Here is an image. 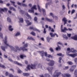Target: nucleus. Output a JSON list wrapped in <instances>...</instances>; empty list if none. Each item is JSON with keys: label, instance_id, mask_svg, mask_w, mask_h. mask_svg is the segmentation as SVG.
<instances>
[{"label": "nucleus", "instance_id": "f704fd0d", "mask_svg": "<svg viewBox=\"0 0 77 77\" xmlns=\"http://www.w3.org/2000/svg\"><path fill=\"white\" fill-rule=\"evenodd\" d=\"M35 9V10H36L37 9V8H36V5H34L33 7H32L31 8V9H32V10H33V9Z\"/></svg>", "mask_w": 77, "mask_h": 77}, {"label": "nucleus", "instance_id": "f8f14e48", "mask_svg": "<svg viewBox=\"0 0 77 77\" xmlns=\"http://www.w3.org/2000/svg\"><path fill=\"white\" fill-rule=\"evenodd\" d=\"M25 21L26 23H27V26H29V25H31V24H32V23L30 22V21L28 20H26Z\"/></svg>", "mask_w": 77, "mask_h": 77}, {"label": "nucleus", "instance_id": "7ed1b4c3", "mask_svg": "<svg viewBox=\"0 0 77 77\" xmlns=\"http://www.w3.org/2000/svg\"><path fill=\"white\" fill-rule=\"evenodd\" d=\"M39 53L42 57H44V54L45 56H46V57H47V55H48V54H47V52L44 53V52L43 51H39Z\"/></svg>", "mask_w": 77, "mask_h": 77}, {"label": "nucleus", "instance_id": "f03ea898", "mask_svg": "<svg viewBox=\"0 0 77 77\" xmlns=\"http://www.w3.org/2000/svg\"><path fill=\"white\" fill-rule=\"evenodd\" d=\"M46 60L47 61H49L50 62V63H48V65L49 66H53L54 65V63H55V62L53 60H50L49 58H46Z\"/></svg>", "mask_w": 77, "mask_h": 77}, {"label": "nucleus", "instance_id": "473e14b6", "mask_svg": "<svg viewBox=\"0 0 77 77\" xmlns=\"http://www.w3.org/2000/svg\"><path fill=\"white\" fill-rule=\"evenodd\" d=\"M31 35H33V36H35L36 35V34L35 32H34L33 31H32L30 33Z\"/></svg>", "mask_w": 77, "mask_h": 77}, {"label": "nucleus", "instance_id": "a878e982", "mask_svg": "<svg viewBox=\"0 0 77 77\" xmlns=\"http://www.w3.org/2000/svg\"><path fill=\"white\" fill-rule=\"evenodd\" d=\"M33 30H34V31H37V32H40L41 31H40V30L38 29L35 28L33 27V29H32Z\"/></svg>", "mask_w": 77, "mask_h": 77}, {"label": "nucleus", "instance_id": "e2e57ef3", "mask_svg": "<svg viewBox=\"0 0 77 77\" xmlns=\"http://www.w3.org/2000/svg\"><path fill=\"white\" fill-rule=\"evenodd\" d=\"M52 29L51 28V26H49V31H50V30H51Z\"/></svg>", "mask_w": 77, "mask_h": 77}, {"label": "nucleus", "instance_id": "a19ab883", "mask_svg": "<svg viewBox=\"0 0 77 77\" xmlns=\"http://www.w3.org/2000/svg\"><path fill=\"white\" fill-rule=\"evenodd\" d=\"M57 44H59L60 45H63V44L60 42H59L57 43Z\"/></svg>", "mask_w": 77, "mask_h": 77}, {"label": "nucleus", "instance_id": "864d4df0", "mask_svg": "<svg viewBox=\"0 0 77 77\" xmlns=\"http://www.w3.org/2000/svg\"><path fill=\"white\" fill-rule=\"evenodd\" d=\"M34 21H37V20H38V18H37V17H35V18H34Z\"/></svg>", "mask_w": 77, "mask_h": 77}, {"label": "nucleus", "instance_id": "20e7f679", "mask_svg": "<svg viewBox=\"0 0 77 77\" xmlns=\"http://www.w3.org/2000/svg\"><path fill=\"white\" fill-rule=\"evenodd\" d=\"M5 40H4V42L5 45H6L7 46H8V47H10L11 48V47H12V46H11L9 45L7 43V36H6L5 37Z\"/></svg>", "mask_w": 77, "mask_h": 77}, {"label": "nucleus", "instance_id": "4c0bfd02", "mask_svg": "<svg viewBox=\"0 0 77 77\" xmlns=\"http://www.w3.org/2000/svg\"><path fill=\"white\" fill-rule=\"evenodd\" d=\"M19 20H20V22H21V23H23L24 22L23 18H20L19 19Z\"/></svg>", "mask_w": 77, "mask_h": 77}, {"label": "nucleus", "instance_id": "393cba45", "mask_svg": "<svg viewBox=\"0 0 77 77\" xmlns=\"http://www.w3.org/2000/svg\"><path fill=\"white\" fill-rule=\"evenodd\" d=\"M10 2H11V3L13 4V6H14L15 8H17V6L15 5V2L14 1H11Z\"/></svg>", "mask_w": 77, "mask_h": 77}, {"label": "nucleus", "instance_id": "680f3d73", "mask_svg": "<svg viewBox=\"0 0 77 77\" xmlns=\"http://www.w3.org/2000/svg\"><path fill=\"white\" fill-rule=\"evenodd\" d=\"M5 75H6V76H8V75L9 74V73H8V72H6L5 73Z\"/></svg>", "mask_w": 77, "mask_h": 77}, {"label": "nucleus", "instance_id": "cd10ccee", "mask_svg": "<svg viewBox=\"0 0 77 77\" xmlns=\"http://www.w3.org/2000/svg\"><path fill=\"white\" fill-rule=\"evenodd\" d=\"M44 75H45V77H51V76H50V75L48 73H46V74H45Z\"/></svg>", "mask_w": 77, "mask_h": 77}, {"label": "nucleus", "instance_id": "f257e3e1", "mask_svg": "<svg viewBox=\"0 0 77 77\" xmlns=\"http://www.w3.org/2000/svg\"><path fill=\"white\" fill-rule=\"evenodd\" d=\"M28 43H26L24 44L23 47H20V48H19L18 46H16L15 48L16 49L14 48L13 47H11V48L12 50H13V51H15V52H17V50H19V51L22 50L23 51H27V49L26 48H27L28 47Z\"/></svg>", "mask_w": 77, "mask_h": 77}, {"label": "nucleus", "instance_id": "37998d69", "mask_svg": "<svg viewBox=\"0 0 77 77\" xmlns=\"http://www.w3.org/2000/svg\"><path fill=\"white\" fill-rule=\"evenodd\" d=\"M0 67H1L2 68H5V66L3 65L0 63Z\"/></svg>", "mask_w": 77, "mask_h": 77}, {"label": "nucleus", "instance_id": "72a5a7b5", "mask_svg": "<svg viewBox=\"0 0 77 77\" xmlns=\"http://www.w3.org/2000/svg\"><path fill=\"white\" fill-rule=\"evenodd\" d=\"M63 36L64 38H65V39H66L67 40L68 39V37L66 36V35H64V34L63 35Z\"/></svg>", "mask_w": 77, "mask_h": 77}, {"label": "nucleus", "instance_id": "c03bdc74", "mask_svg": "<svg viewBox=\"0 0 77 77\" xmlns=\"http://www.w3.org/2000/svg\"><path fill=\"white\" fill-rule=\"evenodd\" d=\"M20 35V32H18L16 33L15 36H18V35Z\"/></svg>", "mask_w": 77, "mask_h": 77}, {"label": "nucleus", "instance_id": "c756f323", "mask_svg": "<svg viewBox=\"0 0 77 77\" xmlns=\"http://www.w3.org/2000/svg\"><path fill=\"white\" fill-rule=\"evenodd\" d=\"M52 38H50V37H47L46 39L47 40V41H48V42H50V39H51Z\"/></svg>", "mask_w": 77, "mask_h": 77}, {"label": "nucleus", "instance_id": "5701e85b", "mask_svg": "<svg viewBox=\"0 0 77 77\" xmlns=\"http://www.w3.org/2000/svg\"><path fill=\"white\" fill-rule=\"evenodd\" d=\"M27 39H28L29 40H32V41H35V39H34L32 37H28Z\"/></svg>", "mask_w": 77, "mask_h": 77}, {"label": "nucleus", "instance_id": "4be33fe9", "mask_svg": "<svg viewBox=\"0 0 77 77\" xmlns=\"http://www.w3.org/2000/svg\"><path fill=\"white\" fill-rule=\"evenodd\" d=\"M42 10L43 13V15H44V16H45V15L46 14V11L45 9H42Z\"/></svg>", "mask_w": 77, "mask_h": 77}, {"label": "nucleus", "instance_id": "8fccbe9b", "mask_svg": "<svg viewBox=\"0 0 77 77\" xmlns=\"http://www.w3.org/2000/svg\"><path fill=\"white\" fill-rule=\"evenodd\" d=\"M22 6L24 7H27V5L26 4H22Z\"/></svg>", "mask_w": 77, "mask_h": 77}, {"label": "nucleus", "instance_id": "e433bc0d", "mask_svg": "<svg viewBox=\"0 0 77 77\" xmlns=\"http://www.w3.org/2000/svg\"><path fill=\"white\" fill-rule=\"evenodd\" d=\"M49 50L50 51L51 53H52V52H54V50H53V49L52 48H49Z\"/></svg>", "mask_w": 77, "mask_h": 77}, {"label": "nucleus", "instance_id": "3c124183", "mask_svg": "<svg viewBox=\"0 0 77 77\" xmlns=\"http://www.w3.org/2000/svg\"><path fill=\"white\" fill-rule=\"evenodd\" d=\"M9 77H14V75L12 74H9Z\"/></svg>", "mask_w": 77, "mask_h": 77}, {"label": "nucleus", "instance_id": "4d7b16f0", "mask_svg": "<svg viewBox=\"0 0 77 77\" xmlns=\"http://www.w3.org/2000/svg\"><path fill=\"white\" fill-rule=\"evenodd\" d=\"M48 3H46V5H45L46 8H47L48 7Z\"/></svg>", "mask_w": 77, "mask_h": 77}, {"label": "nucleus", "instance_id": "bb28decb", "mask_svg": "<svg viewBox=\"0 0 77 77\" xmlns=\"http://www.w3.org/2000/svg\"><path fill=\"white\" fill-rule=\"evenodd\" d=\"M20 57L21 59H23V57H26V56L25 55H21L20 56Z\"/></svg>", "mask_w": 77, "mask_h": 77}, {"label": "nucleus", "instance_id": "2eb2a0df", "mask_svg": "<svg viewBox=\"0 0 77 77\" xmlns=\"http://www.w3.org/2000/svg\"><path fill=\"white\" fill-rule=\"evenodd\" d=\"M72 39H74V40H77V35H75L73 37H71Z\"/></svg>", "mask_w": 77, "mask_h": 77}, {"label": "nucleus", "instance_id": "39448f33", "mask_svg": "<svg viewBox=\"0 0 77 77\" xmlns=\"http://www.w3.org/2000/svg\"><path fill=\"white\" fill-rule=\"evenodd\" d=\"M67 56H71L72 57H75V56H77V53H75V54H67Z\"/></svg>", "mask_w": 77, "mask_h": 77}, {"label": "nucleus", "instance_id": "9b49d317", "mask_svg": "<svg viewBox=\"0 0 77 77\" xmlns=\"http://www.w3.org/2000/svg\"><path fill=\"white\" fill-rule=\"evenodd\" d=\"M35 66H36V65L33 64H31V65H28L27 66V68H30H30H33V67L35 68Z\"/></svg>", "mask_w": 77, "mask_h": 77}, {"label": "nucleus", "instance_id": "a211bd4d", "mask_svg": "<svg viewBox=\"0 0 77 77\" xmlns=\"http://www.w3.org/2000/svg\"><path fill=\"white\" fill-rule=\"evenodd\" d=\"M26 14L27 17H28V18H27V19H30V20L32 19V17H31V16H30V15H29V14H28V13H26Z\"/></svg>", "mask_w": 77, "mask_h": 77}, {"label": "nucleus", "instance_id": "5fc2aeb1", "mask_svg": "<svg viewBox=\"0 0 77 77\" xmlns=\"http://www.w3.org/2000/svg\"><path fill=\"white\" fill-rule=\"evenodd\" d=\"M33 26H30L29 28V29H31V30H33Z\"/></svg>", "mask_w": 77, "mask_h": 77}, {"label": "nucleus", "instance_id": "69168bd1", "mask_svg": "<svg viewBox=\"0 0 77 77\" xmlns=\"http://www.w3.org/2000/svg\"><path fill=\"white\" fill-rule=\"evenodd\" d=\"M71 50V49L69 48H68L67 49V51H70Z\"/></svg>", "mask_w": 77, "mask_h": 77}, {"label": "nucleus", "instance_id": "2f4dec72", "mask_svg": "<svg viewBox=\"0 0 77 77\" xmlns=\"http://www.w3.org/2000/svg\"><path fill=\"white\" fill-rule=\"evenodd\" d=\"M28 12L30 13H34V10L32 9H31V10L29 9L28 10Z\"/></svg>", "mask_w": 77, "mask_h": 77}, {"label": "nucleus", "instance_id": "9d476101", "mask_svg": "<svg viewBox=\"0 0 77 77\" xmlns=\"http://www.w3.org/2000/svg\"><path fill=\"white\" fill-rule=\"evenodd\" d=\"M50 34L51 37H54L55 36V35L57 37H58V35H57V34L56 33L53 34V33L50 32Z\"/></svg>", "mask_w": 77, "mask_h": 77}, {"label": "nucleus", "instance_id": "f3484780", "mask_svg": "<svg viewBox=\"0 0 77 77\" xmlns=\"http://www.w3.org/2000/svg\"><path fill=\"white\" fill-rule=\"evenodd\" d=\"M61 32H66V30H68V29L66 28L65 27L63 29H61Z\"/></svg>", "mask_w": 77, "mask_h": 77}, {"label": "nucleus", "instance_id": "6e6d98bb", "mask_svg": "<svg viewBox=\"0 0 77 77\" xmlns=\"http://www.w3.org/2000/svg\"><path fill=\"white\" fill-rule=\"evenodd\" d=\"M57 54V56H62V53H61Z\"/></svg>", "mask_w": 77, "mask_h": 77}, {"label": "nucleus", "instance_id": "c9c22d12", "mask_svg": "<svg viewBox=\"0 0 77 77\" xmlns=\"http://www.w3.org/2000/svg\"><path fill=\"white\" fill-rule=\"evenodd\" d=\"M7 20L9 23H11V19L9 17L7 18Z\"/></svg>", "mask_w": 77, "mask_h": 77}, {"label": "nucleus", "instance_id": "b1692460", "mask_svg": "<svg viewBox=\"0 0 77 77\" xmlns=\"http://www.w3.org/2000/svg\"><path fill=\"white\" fill-rule=\"evenodd\" d=\"M74 48H71V51L72 53H76L77 52V51L75 50H74Z\"/></svg>", "mask_w": 77, "mask_h": 77}, {"label": "nucleus", "instance_id": "052dcab7", "mask_svg": "<svg viewBox=\"0 0 77 77\" xmlns=\"http://www.w3.org/2000/svg\"><path fill=\"white\" fill-rule=\"evenodd\" d=\"M68 30H69V31H71L72 30V29H70V28H68L67 29Z\"/></svg>", "mask_w": 77, "mask_h": 77}, {"label": "nucleus", "instance_id": "dca6fc26", "mask_svg": "<svg viewBox=\"0 0 77 77\" xmlns=\"http://www.w3.org/2000/svg\"><path fill=\"white\" fill-rule=\"evenodd\" d=\"M1 49H2L3 51H6V50L5 49V48H8V47H5L4 46H1Z\"/></svg>", "mask_w": 77, "mask_h": 77}, {"label": "nucleus", "instance_id": "58836bf2", "mask_svg": "<svg viewBox=\"0 0 77 77\" xmlns=\"http://www.w3.org/2000/svg\"><path fill=\"white\" fill-rule=\"evenodd\" d=\"M22 72V71H21V70H20V69H19L18 70L17 73H18V74H21V73Z\"/></svg>", "mask_w": 77, "mask_h": 77}, {"label": "nucleus", "instance_id": "aec40b11", "mask_svg": "<svg viewBox=\"0 0 77 77\" xmlns=\"http://www.w3.org/2000/svg\"><path fill=\"white\" fill-rule=\"evenodd\" d=\"M23 76H29V75H30V74L27 73H23Z\"/></svg>", "mask_w": 77, "mask_h": 77}, {"label": "nucleus", "instance_id": "a18cd8bd", "mask_svg": "<svg viewBox=\"0 0 77 77\" xmlns=\"http://www.w3.org/2000/svg\"><path fill=\"white\" fill-rule=\"evenodd\" d=\"M47 31H46V29L45 28L44 29L43 33H46Z\"/></svg>", "mask_w": 77, "mask_h": 77}, {"label": "nucleus", "instance_id": "6e6552de", "mask_svg": "<svg viewBox=\"0 0 77 77\" xmlns=\"http://www.w3.org/2000/svg\"><path fill=\"white\" fill-rule=\"evenodd\" d=\"M63 21H64V26H65V24L67 23V21H68V20L65 17L63 18L62 19Z\"/></svg>", "mask_w": 77, "mask_h": 77}, {"label": "nucleus", "instance_id": "4468645a", "mask_svg": "<svg viewBox=\"0 0 77 77\" xmlns=\"http://www.w3.org/2000/svg\"><path fill=\"white\" fill-rule=\"evenodd\" d=\"M14 63H15V64H16L17 65H19V66H22V64L18 63L17 61H14Z\"/></svg>", "mask_w": 77, "mask_h": 77}, {"label": "nucleus", "instance_id": "603ef678", "mask_svg": "<svg viewBox=\"0 0 77 77\" xmlns=\"http://www.w3.org/2000/svg\"><path fill=\"white\" fill-rule=\"evenodd\" d=\"M0 37H1L2 38H3V34L2 33L0 32Z\"/></svg>", "mask_w": 77, "mask_h": 77}, {"label": "nucleus", "instance_id": "774afa93", "mask_svg": "<svg viewBox=\"0 0 77 77\" xmlns=\"http://www.w3.org/2000/svg\"><path fill=\"white\" fill-rule=\"evenodd\" d=\"M25 63L27 65V64H28V61H25Z\"/></svg>", "mask_w": 77, "mask_h": 77}, {"label": "nucleus", "instance_id": "7c9ffc66", "mask_svg": "<svg viewBox=\"0 0 77 77\" xmlns=\"http://www.w3.org/2000/svg\"><path fill=\"white\" fill-rule=\"evenodd\" d=\"M74 74L75 77H77V70H75L74 72Z\"/></svg>", "mask_w": 77, "mask_h": 77}, {"label": "nucleus", "instance_id": "13d9d810", "mask_svg": "<svg viewBox=\"0 0 77 77\" xmlns=\"http://www.w3.org/2000/svg\"><path fill=\"white\" fill-rule=\"evenodd\" d=\"M47 57H51V56L50 54H48L47 55Z\"/></svg>", "mask_w": 77, "mask_h": 77}, {"label": "nucleus", "instance_id": "79ce46f5", "mask_svg": "<svg viewBox=\"0 0 77 77\" xmlns=\"http://www.w3.org/2000/svg\"><path fill=\"white\" fill-rule=\"evenodd\" d=\"M67 63L69 64V65H72V63L71 61H69L67 62Z\"/></svg>", "mask_w": 77, "mask_h": 77}, {"label": "nucleus", "instance_id": "338daca9", "mask_svg": "<svg viewBox=\"0 0 77 77\" xmlns=\"http://www.w3.org/2000/svg\"><path fill=\"white\" fill-rule=\"evenodd\" d=\"M67 26H69V27H71V25L69 24H67Z\"/></svg>", "mask_w": 77, "mask_h": 77}, {"label": "nucleus", "instance_id": "ddd939ff", "mask_svg": "<svg viewBox=\"0 0 77 77\" xmlns=\"http://www.w3.org/2000/svg\"><path fill=\"white\" fill-rule=\"evenodd\" d=\"M46 21H48V22H53V20L51 19H50L47 17L45 18Z\"/></svg>", "mask_w": 77, "mask_h": 77}, {"label": "nucleus", "instance_id": "bf43d9fd", "mask_svg": "<svg viewBox=\"0 0 77 77\" xmlns=\"http://www.w3.org/2000/svg\"><path fill=\"white\" fill-rule=\"evenodd\" d=\"M67 36H68V37H69V38H70V37H71V34H67Z\"/></svg>", "mask_w": 77, "mask_h": 77}, {"label": "nucleus", "instance_id": "423d86ee", "mask_svg": "<svg viewBox=\"0 0 77 77\" xmlns=\"http://www.w3.org/2000/svg\"><path fill=\"white\" fill-rule=\"evenodd\" d=\"M5 11H6V12L7 11H8V8H4L3 9H2V8H0V12H1V14H3V13L2 12V11L3 12H5ZM1 17V15L0 14V17Z\"/></svg>", "mask_w": 77, "mask_h": 77}, {"label": "nucleus", "instance_id": "6ab92c4d", "mask_svg": "<svg viewBox=\"0 0 77 77\" xmlns=\"http://www.w3.org/2000/svg\"><path fill=\"white\" fill-rule=\"evenodd\" d=\"M57 47L56 48V49L57 51L58 50H61V47L59 46V45H57Z\"/></svg>", "mask_w": 77, "mask_h": 77}, {"label": "nucleus", "instance_id": "c85d7f7f", "mask_svg": "<svg viewBox=\"0 0 77 77\" xmlns=\"http://www.w3.org/2000/svg\"><path fill=\"white\" fill-rule=\"evenodd\" d=\"M9 9L10 10H12V9H13V11H16V10L15 9V8H14V7H9Z\"/></svg>", "mask_w": 77, "mask_h": 77}, {"label": "nucleus", "instance_id": "49530a36", "mask_svg": "<svg viewBox=\"0 0 77 77\" xmlns=\"http://www.w3.org/2000/svg\"><path fill=\"white\" fill-rule=\"evenodd\" d=\"M62 8H63V11L64 10H65V5H63L62 6Z\"/></svg>", "mask_w": 77, "mask_h": 77}, {"label": "nucleus", "instance_id": "0eeeda50", "mask_svg": "<svg viewBox=\"0 0 77 77\" xmlns=\"http://www.w3.org/2000/svg\"><path fill=\"white\" fill-rule=\"evenodd\" d=\"M54 74H56L57 77H59L60 74H61V73L60 72H58V70H56L55 72L54 73Z\"/></svg>", "mask_w": 77, "mask_h": 77}, {"label": "nucleus", "instance_id": "de8ad7c7", "mask_svg": "<svg viewBox=\"0 0 77 77\" xmlns=\"http://www.w3.org/2000/svg\"><path fill=\"white\" fill-rule=\"evenodd\" d=\"M50 15H51V16H52V17L53 18H54V15H53V13H51L50 14Z\"/></svg>", "mask_w": 77, "mask_h": 77}, {"label": "nucleus", "instance_id": "09e8293b", "mask_svg": "<svg viewBox=\"0 0 77 77\" xmlns=\"http://www.w3.org/2000/svg\"><path fill=\"white\" fill-rule=\"evenodd\" d=\"M74 12H75V10H72V12L71 13V14H74Z\"/></svg>", "mask_w": 77, "mask_h": 77}, {"label": "nucleus", "instance_id": "1a4fd4ad", "mask_svg": "<svg viewBox=\"0 0 77 77\" xmlns=\"http://www.w3.org/2000/svg\"><path fill=\"white\" fill-rule=\"evenodd\" d=\"M62 76L63 77H71V75L69 73H66L62 74Z\"/></svg>", "mask_w": 77, "mask_h": 77}, {"label": "nucleus", "instance_id": "ea45409f", "mask_svg": "<svg viewBox=\"0 0 77 77\" xmlns=\"http://www.w3.org/2000/svg\"><path fill=\"white\" fill-rule=\"evenodd\" d=\"M74 68H71L70 69V72H73V71H74Z\"/></svg>", "mask_w": 77, "mask_h": 77}, {"label": "nucleus", "instance_id": "412c9836", "mask_svg": "<svg viewBox=\"0 0 77 77\" xmlns=\"http://www.w3.org/2000/svg\"><path fill=\"white\" fill-rule=\"evenodd\" d=\"M53 69V68H47V69L48 70L49 72H52V69Z\"/></svg>", "mask_w": 77, "mask_h": 77}, {"label": "nucleus", "instance_id": "0e129e2a", "mask_svg": "<svg viewBox=\"0 0 77 77\" xmlns=\"http://www.w3.org/2000/svg\"><path fill=\"white\" fill-rule=\"evenodd\" d=\"M14 29L13 28H10V29H9V30H10V31H12Z\"/></svg>", "mask_w": 77, "mask_h": 77}]
</instances>
